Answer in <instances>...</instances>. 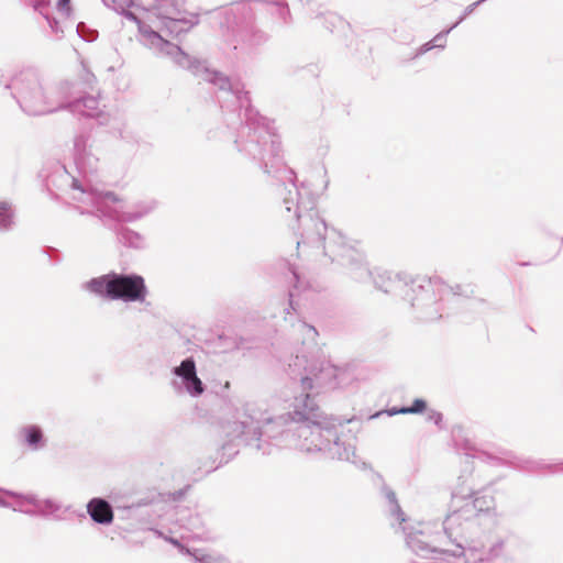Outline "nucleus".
<instances>
[{
  "label": "nucleus",
  "instance_id": "obj_4",
  "mask_svg": "<svg viewBox=\"0 0 563 563\" xmlns=\"http://www.w3.org/2000/svg\"><path fill=\"white\" fill-rule=\"evenodd\" d=\"M87 511L98 523L109 525L113 521V510L104 499L92 498L87 505Z\"/></svg>",
  "mask_w": 563,
  "mask_h": 563
},
{
  "label": "nucleus",
  "instance_id": "obj_3",
  "mask_svg": "<svg viewBox=\"0 0 563 563\" xmlns=\"http://www.w3.org/2000/svg\"><path fill=\"white\" fill-rule=\"evenodd\" d=\"M295 413L300 420L311 421L314 424H321L325 420L319 405L310 394H306L299 405L296 406Z\"/></svg>",
  "mask_w": 563,
  "mask_h": 563
},
{
  "label": "nucleus",
  "instance_id": "obj_8",
  "mask_svg": "<svg viewBox=\"0 0 563 563\" xmlns=\"http://www.w3.org/2000/svg\"><path fill=\"white\" fill-rule=\"evenodd\" d=\"M301 387L307 391L306 394H309V391L313 389V380L310 377H303L301 379Z\"/></svg>",
  "mask_w": 563,
  "mask_h": 563
},
{
  "label": "nucleus",
  "instance_id": "obj_9",
  "mask_svg": "<svg viewBox=\"0 0 563 563\" xmlns=\"http://www.w3.org/2000/svg\"><path fill=\"white\" fill-rule=\"evenodd\" d=\"M8 212V208L0 207V225L2 227H7L9 224V222L7 221V218L9 217Z\"/></svg>",
  "mask_w": 563,
  "mask_h": 563
},
{
  "label": "nucleus",
  "instance_id": "obj_6",
  "mask_svg": "<svg viewBox=\"0 0 563 563\" xmlns=\"http://www.w3.org/2000/svg\"><path fill=\"white\" fill-rule=\"evenodd\" d=\"M427 409V402L423 399H416L410 407L393 408L389 410V415H407V413H421Z\"/></svg>",
  "mask_w": 563,
  "mask_h": 563
},
{
  "label": "nucleus",
  "instance_id": "obj_1",
  "mask_svg": "<svg viewBox=\"0 0 563 563\" xmlns=\"http://www.w3.org/2000/svg\"><path fill=\"white\" fill-rule=\"evenodd\" d=\"M87 289L98 296L123 301H144L147 296L145 280L140 275L110 273L92 278Z\"/></svg>",
  "mask_w": 563,
  "mask_h": 563
},
{
  "label": "nucleus",
  "instance_id": "obj_5",
  "mask_svg": "<svg viewBox=\"0 0 563 563\" xmlns=\"http://www.w3.org/2000/svg\"><path fill=\"white\" fill-rule=\"evenodd\" d=\"M20 437L24 443L29 444L33 449H37L43 440L42 430L36 426L22 428Z\"/></svg>",
  "mask_w": 563,
  "mask_h": 563
},
{
  "label": "nucleus",
  "instance_id": "obj_10",
  "mask_svg": "<svg viewBox=\"0 0 563 563\" xmlns=\"http://www.w3.org/2000/svg\"><path fill=\"white\" fill-rule=\"evenodd\" d=\"M153 35H154L155 37L159 38V40L162 38V37H161L157 33H155V32H153Z\"/></svg>",
  "mask_w": 563,
  "mask_h": 563
},
{
  "label": "nucleus",
  "instance_id": "obj_7",
  "mask_svg": "<svg viewBox=\"0 0 563 563\" xmlns=\"http://www.w3.org/2000/svg\"><path fill=\"white\" fill-rule=\"evenodd\" d=\"M57 8L65 15H69L70 12H71L70 0H58L57 1Z\"/></svg>",
  "mask_w": 563,
  "mask_h": 563
},
{
  "label": "nucleus",
  "instance_id": "obj_2",
  "mask_svg": "<svg viewBox=\"0 0 563 563\" xmlns=\"http://www.w3.org/2000/svg\"><path fill=\"white\" fill-rule=\"evenodd\" d=\"M174 373L185 382L187 390L192 395H201L205 390L201 379L196 374V365L192 358H187L174 369Z\"/></svg>",
  "mask_w": 563,
  "mask_h": 563
}]
</instances>
